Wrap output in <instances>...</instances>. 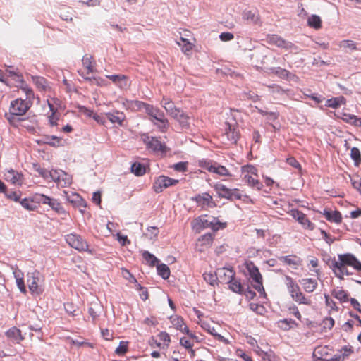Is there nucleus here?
<instances>
[{
	"instance_id": "f257e3e1",
	"label": "nucleus",
	"mask_w": 361,
	"mask_h": 361,
	"mask_svg": "<svg viewBox=\"0 0 361 361\" xmlns=\"http://www.w3.org/2000/svg\"><path fill=\"white\" fill-rule=\"evenodd\" d=\"M19 90L25 94V98L20 97L11 101L9 113L6 114V118L9 123L12 120L11 116H13L14 120H17L20 118L18 116L25 115L30 108L34 99L33 90L24 82H22Z\"/></svg>"
},
{
	"instance_id": "f03ea898",
	"label": "nucleus",
	"mask_w": 361,
	"mask_h": 361,
	"mask_svg": "<svg viewBox=\"0 0 361 361\" xmlns=\"http://www.w3.org/2000/svg\"><path fill=\"white\" fill-rule=\"evenodd\" d=\"M351 267L357 271H361V262L350 253L340 254L338 260L332 262L331 268L337 277L342 279L344 275L349 276L347 267Z\"/></svg>"
},
{
	"instance_id": "7ed1b4c3",
	"label": "nucleus",
	"mask_w": 361,
	"mask_h": 361,
	"mask_svg": "<svg viewBox=\"0 0 361 361\" xmlns=\"http://www.w3.org/2000/svg\"><path fill=\"white\" fill-rule=\"evenodd\" d=\"M284 283L292 300L298 305L312 306V300L311 297L305 295L301 290L297 282L290 276H284Z\"/></svg>"
},
{
	"instance_id": "20e7f679",
	"label": "nucleus",
	"mask_w": 361,
	"mask_h": 361,
	"mask_svg": "<svg viewBox=\"0 0 361 361\" xmlns=\"http://www.w3.org/2000/svg\"><path fill=\"white\" fill-rule=\"evenodd\" d=\"M250 276V280L252 287L261 295L265 294L263 286L262 276L259 272L258 267L253 262L247 260L244 264Z\"/></svg>"
},
{
	"instance_id": "39448f33",
	"label": "nucleus",
	"mask_w": 361,
	"mask_h": 361,
	"mask_svg": "<svg viewBox=\"0 0 361 361\" xmlns=\"http://www.w3.org/2000/svg\"><path fill=\"white\" fill-rule=\"evenodd\" d=\"M243 180L250 187L261 190L263 185L258 180V170L251 164H247L241 167Z\"/></svg>"
},
{
	"instance_id": "423d86ee",
	"label": "nucleus",
	"mask_w": 361,
	"mask_h": 361,
	"mask_svg": "<svg viewBox=\"0 0 361 361\" xmlns=\"http://www.w3.org/2000/svg\"><path fill=\"white\" fill-rule=\"evenodd\" d=\"M47 103L49 109V111L47 113L49 124L51 126H57L59 118L58 111L64 109L62 101L56 97L48 96Z\"/></svg>"
},
{
	"instance_id": "0eeeda50",
	"label": "nucleus",
	"mask_w": 361,
	"mask_h": 361,
	"mask_svg": "<svg viewBox=\"0 0 361 361\" xmlns=\"http://www.w3.org/2000/svg\"><path fill=\"white\" fill-rule=\"evenodd\" d=\"M66 242L75 250L79 252H87L93 254L92 250H89V245L85 239L76 233H69L65 236Z\"/></svg>"
},
{
	"instance_id": "6e6552de",
	"label": "nucleus",
	"mask_w": 361,
	"mask_h": 361,
	"mask_svg": "<svg viewBox=\"0 0 361 361\" xmlns=\"http://www.w3.org/2000/svg\"><path fill=\"white\" fill-rule=\"evenodd\" d=\"M198 166L210 173H216L220 176L231 177L232 176L229 170L224 166L213 161L202 159L198 161Z\"/></svg>"
},
{
	"instance_id": "1a4fd4ad",
	"label": "nucleus",
	"mask_w": 361,
	"mask_h": 361,
	"mask_svg": "<svg viewBox=\"0 0 361 361\" xmlns=\"http://www.w3.org/2000/svg\"><path fill=\"white\" fill-rule=\"evenodd\" d=\"M40 276V273L36 270L27 274V285L32 295H40L44 292Z\"/></svg>"
},
{
	"instance_id": "9d476101",
	"label": "nucleus",
	"mask_w": 361,
	"mask_h": 361,
	"mask_svg": "<svg viewBox=\"0 0 361 361\" xmlns=\"http://www.w3.org/2000/svg\"><path fill=\"white\" fill-rule=\"evenodd\" d=\"M82 68L78 71V73L85 80H91L90 75L95 71L96 62L90 54H85L82 59Z\"/></svg>"
},
{
	"instance_id": "9b49d317",
	"label": "nucleus",
	"mask_w": 361,
	"mask_h": 361,
	"mask_svg": "<svg viewBox=\"0 0 361 361\" xmlns=\"http://www.w3.org/2000/svg\"><path fill=\"white\" fill-rule=\"evenodd\" d=\"M288 213L301 225L303 229L308 231H313L314 229L315 224L301 211L293 209Z\"/></svg>"
},
{
	"instance_id": "f8f14e48",
	"label": "nucleus",
	"mask_w": 361,
	"mask_h": 361,
	"mask_svg": "<svg viewBox=\"0 0 361 361\" xmlns=\"http://www.w3.org/2000/svg\"><path fill=\"white\" fill-rule=\"evenodd\" d=\"M191 200L195 202L198 207L202 209L214 208L216 204L213 199V197L208 192H203L197 194L192 197Z\"/></svg>"
},
{
	"instance_id": "ddd939ff",
	"label": "nucleus",
	"mask_w": 361,
	"mask_h": 361,
	"mask_svg": "<svg viewBox=\"0 0 361 361\" xmlns=\"http://www.w3.org/2000/svg\"><path fill=\"white\" fill-rule=\"evenodd\" d=\"M179 180L173 179L166 176H159L157 177L154 183L153 189L157 193L161 192L164 189L178 184Z\"/></svg>"
},
{
	"instance_id": "4468645a",
	"label": "nucleus",
	"mask_w": 361,
	"mask_h": 361,
	"mask_svg": "<svg viewBox=\"0 0 361 361\" xmlns=\"http://www.w3.org/2000/svg\"><path fill=\"white\" fill-rule=\"evenodd\" d=\"M10 124L16 128H21L25 129L28 133L32 135H35L37 133V124L25 118H18L14 120L13 116L11 117Z\"/></svg>"
},
{
	"instance_id": "2eb2a0df",
	"label": "nucleus",
	"mask_w": 361,
	"mask_h": 361,
	"mask_svg": "<svg viewBox=\"0 0 361 361\" xmlns=\"http://www.w3.org/2000/svg\"><path fill=\"white\" fill-rule=\"evenodd\" d=\"M143 141L144 143L146 145L147 148L151 149L154 152H160L164 153L168 151L166 145L164 143H162L157 137L146 136L143 139Z\"/></svg>"
},
{
	"instance_id": "dca6fc26",
	"label": "nucleus",
	"mask_w": 361,
	"mask_h": 361,
	"mask_svg": "<svg viewBox=\"0 0 361 361\" xmlns=\"http://www.w3.org/2000/svg\"><path fill=\"white\" fill-rule=\"evenodd\" d=\"M224 131V136L226 137L227 140L232 144H236L240 137L238 128L229 123H226Z\"/></svg>"
},
{
	"instance_id": "f3484780",
	"label": "nucleus",
	"mask_w": 361,
	"mask_h": 361,
	"mask_svg": "<svg viewBox=\"0 0 361 361\" xmlns=\"http://www.w3.org/2000/svg\"><path fill=\"white\" fill-rule=\"evenodd\" d=\"M196 221L201 226L204 228H211L214 231L224 229L227 226L226 222H220L216 218H214L213 221H209L207 219L199 217Z\"/></svg>"
},
{
	"instance_id": "a211bd4d",
	"label": "nucleus",
	"mask_w": 361,
	"mask_h": 361,
	"mask_svg": "<svg viewBox=\"0 0 361 361\" xmlns=\"http://www.w3.org/2000/svg\"><path fill=\"white\" fill-rule=\"evenodd\" d=\"M197 324L199 325H200V326L204 330H205L209 334L212 335L219 341L222 342L226 345H228L231 343V342L228 339H226L225 337H224L221 334H217L215 328L214 326H212L211 324L208 322L204 321V320H200V321H197Z\"/></svg>"
},
{
	"instance_id": "6ab92c4d",
	"label": "nucleus",
	"mask_w": 361,
	"mask_h": 361,
	"mask_svg": "<svg viewBox=\"0 0 361 361\" xmlns=\"http://www.w3.org/2000/svg\"><path fill=\"white\" fill-rule=\"evenodd\" d=\"M214 235L212 233H208L200 236L196 243L197 250L200 252H204L212 245Z\"/></svg>"
},
{
	"instance_id": "aec40b11",
	"label": "nucleus",
	"mask_w": 361,
	"mask_h": 361,
	"mask_svg": "<svg viewBox=\"0 0 361 361\" xmlns=\"http://www.w3.org/2000/svg\"><path fill=\"white\" fill-rule=\"evenodd\" d=\"M267 42L271 45H275L279 48L288 49L293 47V44L289 42H286L283 38L277 35H268L267 37Z\"/></svg>"
},
{
	"instance_id": "412c9836",
	"label": "nucleus",
	"mask_w": 361,
	"mask_h": 361,
	"mask_svg": "<svg viewBox=\"0 0 361 361\" xmlns=\"http://www.w3.org/2000/svg\"><path fill=\"white\" fill-rule=\"evenodd\" d=\"M4 178L6 181L13 185H21L23 183V174L12 169L6 171Z\"/></svg>"
},
{
	"instance_id": "4be33fe9",
	"label": "nucleus",
	"mask_w": 361,
	"mask_h": 361,
	"mask_svg": "<svg viewBox=\"0 0 361 361\" xmlns=\"http://www.w3.org/2000/svg\"><path fill=\"white\" fill-rule=\"evenodd\" d=\"M216 274H218V279H219L221 282L228 283L231 281V279L235 276V272L233 268L223 267L217 269Z\"/></svg>"
},
{
	"instance_id": "5701e85b",
	"label": "nucleus",
	"mask_w": 361,
	"mask_h": 361,
	"mask_svg": "<svg viewBox=\"0 0 361 361\" xmlns=\"http://www.w3.org/2000/svg\"><path fill=\"white\" fill-rule=\"evenodd\" d=\"M354 353L353 348L350 345L343 346L339 351L338 353L334 355L331 358L326 361H344L348 358L350 355Z\"/></svg>"
},
{
	"instance_id": "b1692460",
	"label": "nucleus",
	"mask_w": 361,
	"mask_h": 361,
	"mask_svg": "<svg viewBox=\"0 0 361 361\" xmlns=\"http://www.w3.org/2000/svg\"><path fill=\"white\" fill-rule=\"evenodd\" d=\"M53 181L61 188H65L70 185L72 183L71 177L63 171L57 170V176L56 178L52 179Z\"/></svg>"
},
{
	"instance_id": "393cba45",
	"label": "nucleus",
	"mask_w": 361,
	"mask_h": 361,
	"mask_svg": "<svg viewBox=\"0 0 361 361\" xmlns=\"http://www.w3.org/2000/svg\"><path fill=\"white\" fill-rule=\"evenodd\" d=\"M280 262L290 266L292 268L296 269L301 265V259L296 255H286L279 257Z\"/></svg>"
},
{
	"instance_id": "a878e982",
	"label": "nucleus",
	"mask_w": 361,
	"mask_h": 361,
	"mask_svg": "<svg viewBox=\"0 0 361 361\" xmlns=\"http://www.w3.org/2000/svg\"><path fill=\"white\" fill-rule=\"evenodd\" d=\"M321 213L323 216H324L326 219L330 222L339 224L342 221V216L338 211H332L330 209H324V211Z\"/></svg>"
},
{
	"instance_id": "bb28decb",
	"label": "nucleus",
	"mask_w": 361,
	"mask_h": 361,
	"mask_svg": "<svg viewBox=\"0 0 361 361\" xmlns=\"http://www.w3.org/2000/svg\"><path fill=\"white\" fill-rule=\"evenodd\" d=\"M13 274L14 275V278L16 279V285L20 293L23 294H26L27 289L25 285L23 273L19 269L16 268L13 269Z\"/></svg>"
},
{
	"instance_id": "cd10ccee",
	"label": "nucleus",
	"mask_w": 361,
	"mask_h": 361,
	"mask_svg": "<svg viewBox=\"0 0 361 361\" xmlns=\"http://www.w3.org/2000/svg\"><path fill=\"white\" fill-rule=\"evenodd\" d=\"M303 290L307 293H313L317 288L318 283L316 279L312 278H305L300 281Z\"/></svg>"
},
{
	"instance_id": "c85d7f7f",
	"label": "nucleus",
	"mask_w": 361,
	"mask_h": 361,
	"mask_svg": "<svg viewBox=\"0 0 361 361\" xmlns=\"http://www.w3.org/2000/svg\"><path fill=\"white\" fill-rule=\"evenodd\" d=\"M6 335L8 338L16 343H19L25 338V337L22 335L21 331L16 326L9 329L6 332Z\"/></svg>"
},
{
	"instance_id": "c756f323",
	"label": "nucleus",
	"mask_w": 361,
	"mask_h": 361,
	"mask_svg": "<svg viewBox=\"0 0 361 361\" xmlns=\"http://www.w3.org/2000/svg\"><path fill=\"white\" fill-rule=\"evenodd\" d=\"M213 188L219 197L231 200V189L219 183L214 184Z\"/></svg>"
},
{
	"instance_id": "7c9ffc66",
	"label": "nucleus",
	"mask_w": 361,
	"mask_h": 361,
	"mask_svg": "<svg viewBox=\"0 0 361 361\" xmlns=\"http://www.w3.org/2000/svg\"><path fill=\"white\" fill-rule=\"evenodd\" d=\"M106 118L114 124H117L120 126H123V123L126 119V116L123 112L114 111L109 112L106 114Z\"/></svg>"
},
{
	"instance_id": "2f4dec72",
	"label": "nucleus",
	"mask_w": 361,
	"mask_h": 361,
	"mask_svg": "<svg viewBox=\"0 0 361 361\" xmlns=\"http://www.w3.org/2000/svg\"><path fill=\"white\" fill-rule=\"evenodd\" d=\"M243 18L253 25H261L262 21L258 12L252 11H246L243 12Z\"/></svg>"
},
{
	"instance_id": "473e14b6",
	"label": "nucleus",
	"mask_w": 361,
	"mask_h": 361,
	"mask_svg": "<svg viewBox=\"0 0 361 361\" xmlns=\"http://www.w3.org/2000/svg\"><path fill=\"white\" fill-rule=\"evenodd\" d=\"M331 295L335 298L338 300L341 303L347 302L350 300V295L348 291L342 289V288H334L331 291Z\"/></svg>"
},
{
	"instance_id": "72a5a7b5",
	"label": "nucleus",
	"mask_w": 361,
	"mask_h": 361,
	"mask_svg": "<svg viewBox=\"0 0 361 361\" xmlns=\"http://www.w3.org/2000/svg\"><path fill=\"white\" fill-rule=\"evenodd\" d=\"M145 112L154 120H160L162 117H164V112L159 108L154 106L153 105L148 104L145 109Z\"/></svg>"
},
{
	"instance_id": "f704fd0d",
	"label": "nucleus",
	"mask_w": 361,
	"mask_h": 361,
	"mask_svg": "<svg viewBox=\"0 0 361 361\" xmlns=\"http://www.w3.org/2000/svg\"><path fill=\"white\" fill-rule=\"evenodd\" d=\"M67 199L75 207L85 208L87 206L85 200L77 193H72Z\"/></svg>"
},
{
	"instance_id": "c9c22d12",
	"label": "nucleus",
	"mask_w": 361,
	"mask_h": 361,
	"mask_svg": "<svg viewBox=\"0 0 361 361\" xmlns=\"http://www.w3.org/2000/svg\"><path fill=\"white\" fill-rule=\"evenodd\" d=\"M170 322L173 326L180 331L184 333V327L186 326L184 319L180 316L177 314L172 315L169 317Z\"/></svg>"
},
{
	"instance_id": "e433bc0d",
	"label": "nucleus",
	"mask_w": 361,
	"mask_h": 361,
	"mask_svg": "<svg viewBox=\"0 0 361 361\" xmlns=\"http://www.w3.org/2000/svg\"><path fill=\"white\" fill-rule=\"evenodd\" d=\"M171 116L177 120L183 126H188L189 117L182 110L177 109Z\"/></svg>"
},
{
	"instance_id": "4c0bfd02",
	"label": "nucleus",
	"mask_w": 361,
	"mask_h": 361,
	"mask_svg": "<svg viewBox=\"0 0 361 361\" xmlns=\"http://www.w3.org/2000/svg\"><path fill=\"white\" fill-rule=\"evenodd\" d=\"M342 119L347 123L355 127H361V118L350 114H343Z\"/></svg>"
},
{
	"instance_id": "58836bf2",
	"label": "nucleus",
	"mask_w": 361,
	"mask_h": 361,
	"mask_svg": "<svg viewBox=\"0 0 361 361\" xmlns=\"http://www.w3.org/2000/svg\"><path fill=\"white\" fill-rule=\"evenodd\" d=\"M229 289L233 292L242 294L243 292V286L240 282V280L236 279L235 276L231 279V281L228 283Z\"/></svg>"
},
{
	"instance_id": "ea45409f",
	"label": "nucleus",
	"mask_w": 361,
	"mask_h": 361,
	"mask_svg": "<svg viewBox=\"0 0 361 361\" xmlns=\"http://www.w3.org/2000/svg\"><path fill=\"white\" fill-rule=\"evenodd\" d=\"M106 78L110 79L115 84L118 85L121 87L127 85V77L124 75H106Z\"/></svg>"
},
{
	"instance_id": "a19ab883",
	"label": "nucleus",
	"mask_w": 361,
	"mask_h": 361,
	"mask_svg": "<svg viewBox=\"0 0 361 361\" xmlns=\"http://www.w3.org/2000/svg\"><path fill=\"white\" fill-rule=\"evenodd\" d=\"M345 99L343 97H334L329 99L326 102V106L328 107L336 109L341 104H344Z\"/></svg>"
},
{
	"instance_id": "79ce46f5",
	"label": "nucleus",
	"mask_w": 361,
	"mask_h": 361,
	"mask_svg": "<svg viewBox=\"0 0 361 361\" xmlns=\"http://www.w3.org/2000/svg\"><path fill=\"white\" fill-rule=\"evenodd\" d=\"M307 24L310 27L318 30L322 27V20L319 16L312 15L307 20Z\"/></svg>"
},
{
	"instance_id": "37998d69",
	"label": "nucleus",
	"mask_w": 361,
	"mask_h": 361,
	"mask_svg": "<svg viewBox=\"0 0 361 361\" xmlns=\"http://www.w3.org/2000/svg\"><path fill=\"white\" fill-rule=\"evenodd\" d=\"M162 106L165 109L166 112L171 116L173 112H175L177 108L174 106L173 102L165 97L163 98L162 100Z\"/></svg>"
},
{
	"instance_id": "c03bdc74",
	"label": "nucleus",
	"mask_w": 361,
	"mask_h": 361,
	"mask_svg": "<svg viewBox=\"0 0 361 361\" xmlns=\"http://www.w3.org/2000/svg\"><path fill=\"white\" fill-rule=\"evenodd\" d=\"M37 171L45 179L50 178L52 180L53 178H56L57 176V170L47 171L45 169L40 168L37 169Z\"/></svg>"
},
{
	"instance_id": "a18cd8bd",
	"label": "nucleus",
	"mask_w": 361,
	"mask_h": 361,
	"mask_svg": "<svg viewBox=\"0 0 361 361\" xmlns=\"http://www.w3.org/2000/svg\"><path fill=\"white\" fill-rule=\"evenodd\" d=\"M129 342L121 341L115 350V353L118 356L124 355L128 351Z\"/></svg>"
},
{
	"instance_id": "49530a36",
	"label": "nucleus",
	"mask_w": 361,
	"mask_h": 361,
	"mask_svg": "<svg viewBox=\"0 0 361 361\" xmlns=\"http://www.w3.org/2000/svg\"><path fill=\"white\" fill-rule=\"evenodd\" d=\"M131 171L137 176H142L145 173L146 170L143 164L140 163H134L131 166Z\"/></svg>"
},
{
	"instance_id": "de8ad7c7",
	"label": "nucleus",
	"mask_w": 361,
	"mask_h": 361,
	"mask_svg": "<svg viewBox=\"0 0 361 361\" xmlns=\"http://www.w3.org/2000/svg\"><path fill=\"white\" fill-rule=\"evenodd\" d=\"M204 280L212 286H214L217 283L218 274L216 272L213 274L212 272L204 273L203 274Z\"/></svg>"
},
{
	"instance_id": "09e8293b",
	"label": "nucleus",
	"mask_w": 361,
	"mask_h": 361,
	"mask_svg": "<svg viewBox=\"0 0 361 361\" xmlns=\"http://www.w3.org/2000/svg\"><path fill=\"white\" fill-rule=\"evenodd\" d=\"M20 204L26 209L29 211H34L37 208V205H36L34 198L27 199L25 198L20 202Z\"/></svg>"
},
{
	"instance_id": "8fccbe9b",
	"label": "nucleus",
	"mask_w": 361,
	"mask_h": 361,
	"mask_svg": "<svg viewBox=\"0 0 361 361\" xmlns=\"http://www.w3.org/2000/svg\"><path fill=\"white\" fill-rule=\"evenodd\" d=\"M180 41L183 42V44L179 42H177V44L181 47V50L184 54H188L192 49L193 44L187 39L180 37Z\"/></svg>"
},
{
	"instance_id": "3c124183",
	"label": "nucleus",
	"mask_w": 361,
	"mask_h": 361,
	"mask_svg": "<svg viewBox=\"0 0 361 361\" xmlns=\"http://www.w3.org/2000/svg\"><path fill=\"white\" fill-rule=\"evenodd\" d=\"M335 324V321L331 317H326L322 322V330L324 331L332 329Z\"/></svg>"
},
{
	"instance_id": "603ef678",
	"label": "nucleus",
	"mask_w": 361,
	"mask_h": 361,
	"mask_svg": "<svg viewBox=\"0 0 361 361\" xmlns=\"http://www.w3.org/2000/svg\"><path fill=\"white\" fill-rule=\"evenodd\" d=\"M61 138L57 136H47L43 140V143L52 147H58L61 145Z\"/></svg>"
},
{
	"instance_id": "864d4df0",
	"label": "nucleus",
	"mask_w": 361,
	"mask_h": 361,
	"mask_svg": "<svg viewBox=\"0 0 361 361\" xmlns=\"http://www.w3.org/2000/svg\"><path fill=\"white\" fill-rule=\"evenodd\" d=\"M350 157L354 161L356 166H358L361 163V154L357 147H353L350 152Z\"/></svg>"
},
{
	"instance_id": "5fc2aeb1",
	"label": "nucleus",
	"mask_w": 361,
	"mask_h": 361,
	"mask_svg": "<svg viewBox=\"0 0 361 361\" xmlns=\"http://www.w3.org/2000/svg\"><path fill=\"white\" fill-rule=\"evenodd\" d=\"M157 271L159 275H160L163 279H166L170 276V269L167 265L164 264H161L157 265Z\"/></svg>"
},
{
	"instance_id": "6e6d98bb",
	"label": "nucleus",
	"mask_w": 361,
	"mask_h": 361,
	"mask_svg": "<svg viewBox=\"0 0 361 361\" xmlns=\"http://www.w3.org/2000/svg\"><path fill=\"white\" fill-rule=\"evenodd\" d=\"M152 121L154 123V124L157 125L159 128V130L161 133H165L167 131L169 128V121L168 120L164 117H162L160 120H157V121L158 123L154 122V121L152 119Z\"/></svg>"
},
{
	"instance_id": "4d7b16f0",
	"label": "nucleus",
	"mask_w": 361,
	"mask_h": 361,
	"mask_svg": "<svg viewBox=\"0 0 361 361\" xmlns=\"http://www.w3.org/2000/svg\"><path fill=\"white\" fill-rule=\"evenodd\" d=\"M158 338L164 347H169L171 343V338L168 333L165 331H161L158 334Z\"/></svg>"
},
{
	"instance_id": "13d9d810",
	"label": "nucleus",
	"mask_w": 361,
	"mask_h": 361,
	"mask_svg": "<svg viewBox=\"0 0 361 361\" xmlns=\"http://www.w3.org/2000/svg\"><path fill=\"white\" fill-rule=\"evenodd\" d=\"M324 298L325 304L329 308V313L330 314L332 311L338 312V307L336 305V303L328 295H324Z\"/></svg>"
},
{
	"instance_id": "bf43d9fd",
	"label": "nucleus",
	"mask_w": 361,
	"mask_h": 361,
	"mask_svg": "<svg viewBox=\"0 0 361 361\" xmlns=\"http://www.w3.org/2000/svg\"><path fill=\"white\" fill-rule=\"evenodd\" d=\"M340 48H342L345 50L353 51L356 49L355 43L351 40H343L339 44Z\"/></svg>"
},
{
	"instance_id": "052dcab7",
	"label": "nucleus",
	"mask_w": 361,
	"mask_h": 361,
	"mask_svg": "<svg viewBox=\"0 0 361 361\" xmlns=\"http://www.w3.org/2000/svg\"><path fill=\"white\" fill-rule=\"evenodd\" d=\"M33 198L36 205L39 204H46L47 200H49V197L40 193H35Z\"/></svg>"
},
{
	"instance_id": "680f3d73",
	"label": "nucleus",
	"mask_w": 361,
	"mask_h": 361,
	"mask_svg": "<svg viewBox=\"0 0 361 361\" xmlns=\"http://www.w3.org/2000/svg\"><path fill=\"white\" fill-rule=\"evenodd\" d=\"M32 80L37 87L41 90H46L47 88V80L42 77H33Z\"/></svg>"
},
{
	"instance_id": "e2e57ef3",
	"label": "nucleus",
	"mask_w": 361,
	"mask_h": 361,
	"mask_svg": "<svg viewBox=\"0 0 361 361\" xmlns=\"http://www.w3.org/2000/svg\"><path fill=\"white\" fill-rule=\"evenodd\" d=\"M142 257L150 265L152 266H154L158 261L157 257L152 254L149 253L148 251H145L142 253Z\"/></svg>"
},
{
	"instance_id": "0e129e2a",
	"label": "nucleus",
	"mask_w": 361,
	"mask_h": 361,
	"mask_svg": "<svg viewBox=\"0 0 361 361\" xmlns=\"http://www.w3.org/2000/svg\"><path fill=\"white\" fill-rule=\"evenodd\" d=\"M188 163L187 161H180L173 166L174 170L179 172H185L188 171Z\"/></svg>"
},
{
	"instance_id": "69168bd1",
	"label": "nucleus",
	"mask_w": 361,
	"mask_h": 361,
	"mask_svg": "<svg viewBox=\"0 0 361 361\" xmlns=\"http://www.w3.org/2000/svg\"><path fill=\"white\" fill-rule=\"evenodd\" d=\"M235 353L237 357L242 358L244 361H253L252 358L241 348L236 349Z\"/></svg>"
},
{
	"instance_id": "338daca9",
	"label": "nucleus",
	"mask_w": 361,
	"mask_h": 361,
	"mask_svg": "<svg viewBox=\"0 0 361 361\" xmlns=\"http://www.w3.org/2000/svg\"><path fill=\"white\" fill-rule=\"evenodd\" d=\"M48 204L52 209L56 211H59L61 208V204L56 199L51 198L49 197V200H47V204Z\"/></svg>"
},
{
	"instance_id": "774afa93",
	"label": "nucleus",
	"mask_w": 361,
	"mask_h": 361,
	"mask_svg": "<svg viewBox=\"0 0 361 361\" xmlns=\"http://www.w3.org/2000/svg\"><path fill=\"white\" fill-rule=\"evenodd\" d=\"M6 195L8 199L18 202L20 199L21 193L19 191H11L7 193L6 192Z\"/></svg>"
}]
</instances>
